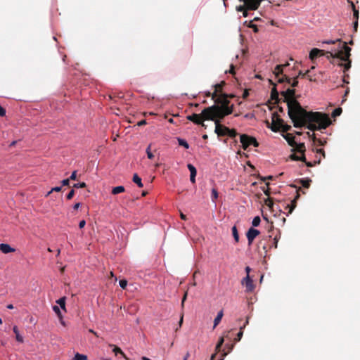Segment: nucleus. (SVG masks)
I'll list each match as a JSON object with an SVG mask.
<instances>
[{"mask_svg":"<svg viewBox=\"0 0 360 360\" xmlns=\"http://www.w3.org/2000/svg\"><path fill=\"white\" fill-rule=\"evenodd\" d=\"M120 286L122 288V289H125L127 285V280H120Z\"/></svg>","mask_w":360,"mask_h":360,"instance_id":"nucleus-45","label":"nucleus"},{"mask_svg":"<svg viewBox=\"0 0 360 360\" xmlns=\"http://www.w3.org/2000/svg\"><path fill=\"white\" fill-rule=\"evenodd\" d=\"M224 313L223 310H221L218 312L217 316L215 317L214 320V326L213 328H215L220 323L222 317H223Z\"/></svg>","mask_w":360,"mask_h":360,"instance_id":"nucleus-20","label":"nucleus"},{"mask_svg":"<svg viewBox=\"0 0 360 360\" xmlns=\"http://www.w3.org/2000/svg\"><path fill=\"white\" fill-rule=\"evenodd\" d=\"M283 102L287 103L288 113L294 127L300 128L306 126L311 131L326 129L331 121L328 114L320 112H308L304 109L295 98V90L288 89L281 92Z\"/></svg>","mask_w":360,"mask_h":360,"instance_id":"nucleus-1","label":"nucleus"},{"mask_svg":"<svg viewBox=\"0 0 360 360\" xmlns=\"http://www.w3.org/2000/svg\"><path fill=\"white\" fill-rule=\"evenodd\" d=\"M248 166H249V169H251V171L249 169V174H250L251 175H253V174H252V172L253 170H255V167L250 162H249Z\"/></svg>","mask_w":360,"mask_h":360,"instance_id":"nucleus-55","label":"nucleus"},{"mask_svg":"<svg viewBox=\"0 0 360 360\" xmlns=\"http://www.w3.org/2000/svg\"><path fill=\"white\" fill-rule=\"evenodd\" d=\"M271 99L274 101V103L279 104L281 103V98H279V94L275 86L271 89Z\"/></svg>","mask_w":360,"mask_h":360,"instance_id":"nucleus-13","label":"nucleus"},{"mask_svg":"<svg viewBox=\"0 0 360 360\" xmlns=\"http://www.w3.org/2000/svg\"><path fill=\"white\" fill-rule=\"evenodd\" d=\"M61 183L63 186H69L70 179H63Z\"/></svg>","mask_w":360,"mask_h":360,"instance_id":"nucleus-53","label":"nucleus"},{"mask_svg":"<svg viewBox=\"0 0 360 360\" xmlns=\"http://www.w3.org/2000/svg\"><path fill=\"white\" fill-rule=\"evenodd\" d=\"M57 304L61 307L62 309L66 311L65 309V297H63L56 301Z\"/></svg>","mask_w":360,"mask_h":360,"instance_id":"nucleus-27","label":"nucleus"},{"mask_svg":"<svg viewBox=\"0 0 360 360\" xmlns=\"http://www.w3.org/2000/svg\"><path fill=\"white\" fill-rule=\"evenodd\" d=\"M311 180L309 179H302L300 180V184L305 188H308L310 186Z\"/></svg>","mask_w":360,"mask_h":360,"instance_id":"nucleus-25","label":"nucleus"},{"mask_svg":"<svg viewBox=\"0 0 360 360\" xmlns=\"http://www.w3.org/2000/svg\"><path fill=\"white\" fill-rule=\"evenodd\" d=\"M248 323V317H246L245 319V322L243 325V326L240 327V331L237 333L236 334V337L234 338V341L235 342H238L240 340L242 336H243V329L245 328V324Z\"/></svg>","mask_w":360,"mask_h":360,"instance_id":"nucleus-18","label":"nucleus"},{"mask_svg":"<svg viewBox=\"0 0 360 360\" xmlns=\"http://www.w3.org/2000/svg\"><path fill=\"white\" fill-rule=\"evenodd\" d=\"M203 113H204V110L202 111V112L200 114L193 113L191 115H188L186 117V119L189 121L193 122L195 124H200V125H202V127H205L206 126L203 122H204V120H207L205 118V116Z\"/></svg>","mask_w":360,"mask_h":360,"instance_id":"nucleus-8","label":"nucleus"},{"mask_svg":"<svg viewBox=\"0 0 360 360\" xmlns=\"http://www.w3.org/2000/svg\"><path fill=\"white\" fill-rule=\"evenodd\" d=\"M86 186V184L84 182L81 183H77L73 185V188H85Z\"/></svg>","mask_w":360,"mask_h":360,"instance_id":"nucleus-41","label":"nucleus"},{"mask_svg":"<svg viewBox=\"0 0 360 360\" xmlns=\"http://www.w3.org/2000/svg\"><path fill=\"white\" fill-rule=\"evenodd\" d=\"M74 195H75V191L72 189L67 195V199L71 200L73 198Z\"/></svg>","mask_w":360,"mask_h":360,"instance_id":"nucleus-48","label":"nucleus"},{"mask_svg":"<svg viewBox=\"0 0 360 360\" xmlns=\"http://www.w3.org/2000/svg\"><path fill=\"white\" fill-rule=\"evenodd\" d=\"M259 233L260 232L257 229L253 228L249 229V245Z\"/></svg>","mask_w":360,"mask_h":360,"instance_id":"nucleus-16","label":"nucleus"},{"mask_svg":"<svg viewBox=\"0 0 360 360\" xmlns=\"http://www.w3.org/2000/svg\"><path fill=\"white\" fill-rule=\"evenodd\" d=\"M268 127L273 131H278L281 130L283 132H288L291 129V126L288 124H285L283 119L280 117L278 115L277 112H274L271 114V122L269 123L268 121L266 122Z\"/></svg>","mask_w":360,"mask_h":360,"instance_id":"nucleus-4","label":"nucleus"},{"mask_svg":"<svg viewBox=\"0 0 360 360\" xmlns=\"http://www.w3.org/2000/svg\"><path fill=\"white\" fill-rule=\"evenodd\" d=\"M292 152H294V153L290 155V159H291L292 160H300L302 162H305L304 152L306 150V148L304 143H299L297 148H292Z\"/></svg>","mask_w":360,"mask_h":360,"instance_id":"nucleus-7","label":"nucleus"},{"mask_svg":"<svg viewBox=\"0 0 360 360\" xmlns=\"http://www.w3.org/2000/svg\"><path fill=\"white\" fill-rule=\"evenodd\" d=\"M314 143H317L319 146H325L326 144V141L325 139H321L316 138V142Z\"/></svg>","mask_w":360,"mask_h":360,"instance_id":"nucleus-42","label":"nucleus"},{"mask_svg":"<svg viewBox=\"0 0 360 360\" xmlns=\"http://www.w3.org/2000/svg\"><path fill=\"white\" fill-rule=\"evenodd\" d=\"M85 225H86V221H85V220H84V219H83V220H82V221H80V222L79 223V227L80 229L84 228Z\"/></svg>","mask_w":360,"mask_h":360,"instance_id":"nucleus-54","label":"nucleus"},{"mask_svg":"<svg viewBox=\"0 0 360 360\" xmlns=\"http://www.w3.org/2000/svg\"><path fill=\"white\" fill-rule=\"evenodd\" d=\"M80 205L81 204L79 202H77V203L75 204V205L73 206V209L74 210H77L79 207Z\"/></svg>","mask_w":360,"mask_h":360,"instance_id":"nucleus-63","label":"nucleus"},{"mask_svg":"<svg viewBox=\"0 0 360 360\" xmlns=\"http://www.w3.org/2000/svg\"><path fill=\"white\" fill-rule=\"evenodd\" d=\"M178 143H179V146H181L183 147H184L185 148H189V145L188 143H187V141L184 139H178Z\"/></svg>","mask_w":360,"mask_h":360,"instance_id":"nucleus-32","label":"nucleus"},{"mask_svg":"<svg viewBox=\"0 0 360 360\" xmlns=\"http://www.w3.org/2000/svg\"><path fill=\"white\" fill-rule=\"evenodd\" d=\"M113 352H115V354L117 355V354H121L123 356H125L124 354L123 353V352L122 351V349L118 347H115L114 349H113Z\"/></svg>","mask_w":360,"mask_h":360,"instance_id":"nucleus-43","label":"nucleus"},{"mask_svg":"<svg viewBox=\"0 0 360 360\" xmlns=\"http://www.w3.org/2000/svg\"><path fill=\"white\" fill-rule=\"evenodd\" d=\"M232 233H233V236L236 242H238L239 236H238V230H237V228L236 226L232 227Z\"/></svg>","mask_w":360,"mask_h":360,"instance_id":"nucleus-30","label":"nucleus"},{"mask_svg":"<svg viewBox=\"0 0 360 360\" xmlns=\"http://www.w3.org/2000/svg\"><path fill=\"white\" fill-rule=\"evenodd\" d=\"M340 44L341 45V48L343 49L344 50H339L335 53H333L332 51H326L324 50L319 49L317 48H314L311 50L309 53V58L310 60H314L319 56H326L328 59H338L340 61L345 62V63H338V65L344 67V71L345 72L351 68L352 62L349 59V57L351 56V48H349L347 45V43H340Z\"/></svg>","mask_w":360,"mask_h":360,"instance_id":"nucleus-3","label":"nucleus"},{"mask_svg":"<svg viewBox=\"0 0 360 360\" xmlns=\"http://www.w3.org/2000/svg\"><path fill=\"white\" fill-rule=\"evenodd\" d=\"M219 105H213L204 109V115L207 120L214 121L215 123V133L218 136H226L229 132V129L226 126L221 124L220 122L226 115L232 113L233 108L229 106L230 101L226 96H221L216 101Z\"/></svg>","mask_w":360,"mask_h":360,"instance_id":"nucleus-2","label":"nucleus"},{"mask_svg":"<svg viewBox=\"0 0 360 360\" xmlns=\"http://www.w3.org/2000/svg\"><path fill=\"white\" fill-rule=\"evenodd\" d=\"M349 92V88H347V90L345 91L342 102H344L346 100L345 97L347 96Z\"/></svg>","mask_w":360,"mask_h":360,"instance_id":"nucleus-61","label":"nucleus"},{"mask_svg":"<svg viewBox=\"0 0 360 360\" xmlns=\"http://www.w3.org/2000/svg\"><path fill=\"white\" fill-rule=\"evenodd\" d=\"M257 21H261V19L255 17L252 20H249V28H252L253 32L255 33H257L259 30L264 29L263 25L255 23Z\"/></svg>","mask_w":360,"mask_h":360,"instance_id":"nucleus-9","label":"nucleus"},{"mask_svg":"<svg viewBox=\"0 0 360 360\" xmlns=\"http://www.w3.org/2000/svg\"><path fill=\"white\" fill-rule=\"evenodd\" d=\"M236 135H237V132L236 131L235 129H229V132H228L226 136H228L231 138H235L236 136Z\"/></svg>","mask_w":360,"mask_h":360,"instance_id":"nucleus-39","label":"nucleus"},{"mask_svg":"<svg viewBox=\"0 0 360 360\" xmlns=\"http://www.w3.org/2000/svg\"><path fill=\"white\" fill-rule=\"evenodd\" d=\"M263 190H264V192L266 194V195L269 196V195H270V191H269L270 188H267L266 189H264V188Z\"/></svg>","mask_w":360,"mask_h":360,"instance_id":"nucleus-60","label":"nucleus"},{"mask_svg":"<svg viewBox=\"0 0 360 360\" xmlns=\"http://www.w3.org/2000/svg\"><path fill=\"white\" fill-rule=\"evenodd\" d=\"M146 124V121L145 120H142L139 121L137 124L139 126H143V125H145Z\"/></svg>","mask_w":360,"mask_h":360,"instance_id":"nucleus-56","label":"nucleus"},{"mask_svg":"<svg viewBox=\"0 0 360 360\" xmlns=\"http://www.w3.org/2000/svg\"><path fill=\"white\" fill-rule=\"evenodd\" d=\"M300 190V188H299V190H297V194H296L295 198L291 201V203L290 205L288 204L286 205V209L289 208L287 215H289L290 214H291L293 210L296 207L297 200L299 199V198L300 196V193H299Z\"/></svg>","mask_w":360,"mask_h":360,"instance_id":"nucleus-10","label":"nucleus"},{"mask_svg":"<svg viewBox=\"0 0 360 360\" xmlns=\"http://www.w3.org/2000/svg\"><path fill=\"white\" fill-rule=\"evenodd\" d=\"M53 310L57 314L58 318L60 319H62L63 316H62V314H61V311H60L59 307L58 306L55 305V306L53 307Z\"/></svg>","mask_w":360,"mask_h":360,"instance_id":"nucleus-34","label":"nucleus"},{"mask_svg":"<svg viewBox=\"0 0 360 360\" xmlns=\"http://www.w3.org/2000/svg\"><path fill=\"white\" fill-rule=\"evenodd\" d=\"M288 65V63L283 65H277L274 70V74L278 79L277 82L278 83L287 82L290 84L292 87H296L298 85L297 77H295L293 82L291 83V78L285 75H283V68Z\"/></svg>","mask_w":360,"mask_h":360,"instance_id":"nucleus-5","label":"nucleus"},{"mask_svg":"<svg viewBox=\"0 0 360 360\" xmlns=\"http://www.w3.org/2000/svg\"><path fill=\"white\" fill-rule=\"evenodd\" d=\"M283 137L290 146H292L293 148H297L299 143L295 141V137L291 134L287 133L286 134L283 135Z\"/></svg>","mask_w":360,"mask_h":360,"instance_id":"nucleus-11","label":"nucleus"},{"mask_svg":"<svg viewBox=\"0 0 360 360\" xmlns=\"http://www.w3.org/2000/svg\"><path fill=\"white\" fill-rule=\"evenodd\" d=\"M261 222V219L259 216L255 217L252 220V226H258Z\"/></svg>","mask_w":360,"mask_h":360,"instance_id":"nucleus-36","label":"nucleus"},{"mask_svg":"<svg viewBox=\"0 0 360 360\" xmlns=\"http://www.w3.org/2000/svg\"><path fill=\"white\" fill-rule=\"evenodd\" d=\"M6 115V110L0 105V117H4Z\"/></svg>","mask_w":360,"mask_h":360,"instance_id":"nucleus-52","label":"nucleus"},{"mask_svg":"<svg viewBox=\"0 0 360 360\" xmlns=\"http://www.w3.org/2000/svg\"><path fill=\"white\" fill-rule=\"evenodd\" d=\"M307 135L313 141V142H316V136L315 134H314V133L313 134H310L309 132H307Z\"/></svg>","mask_w":360,"mask_h":360,"instance_id":"nucleus-49","label":"nucleus"},{"mask_svg":"<svg viewBox=\"0 0 360 360\" xmlns=\"http://www.w3.org/2000/svg\"><path fill=\"white\" fill-rule=\"evenodd\" d=\"M342 112V108H335V109L333 111V112H332V117H338V116H340V115H341Z\"/></svg>","mask_w":360,"mask_h":360,"instance_id":"nucleus-31","label":"nucleus"},{"mask_svg":"<svg viewBox=\"0 0 360 360\" xmlns=\"http://www.w3.org/2000/svg\"><path fill=\"white\" fill-rule=\"evenodd\" d=\"M243 97L244 98L248 97V89H244L243 94Z\"/></svg>","mask_w":360,"mask_h":360,"instance_id":"nucleus-59","label":"nucleus"},{"mask_svg":"<svg viewBox=\"0 0 360 360\" xmlns=\"http://www.w3.org/2000/svg\"><path fill=\"white\" fill-rule=\"evenodd\" d=\"M187 167L191 172L190 180L193 184H194V183H195V176H196V174H197V170H196L195 167L191 164H188Z\"/></svg>","mask_w":360,"mask_h":360,"instance_id":"nucleus-14","label":"nucleus"},{"mask_svg":"<svg viewBox=\"0 0 360 360\" xmlns=\"http://www.w3.org/2000/svg\"><path fill=\"white\" fill-rule=\"evenodd\" d=\"M240 143L243 148L246 150L248 149V134H244L240 136Z\"/></svg>","mask_w":360,"mask_h":360,"instance_id":"nucleus-19","label":"nucleus"},{"mask_svg":"<svg viewBox=\"0 0 360 360\" xmlns=\"http://www.w3.org/2000/svg\"><path fill=\"white\" fill-rule=\"evenodd\" d=\"M264 203L265 205L269 208V209H272L273 207V205H274V202H273V200L271 198H266L265 200H264Z\"/></svg>","mask_w":360,"mask_h":360,"instance_id":"nucleus-33","label":"nucleus"},{"mask_svg":"<svg viewBox=\"0 0 360 360\" xmlns=\"http://www.w3.org/2000/svg\"><path fill=\"white\" fill-rule=\"evenodd\" d=\"M253 146L255 147H257L259 146V143L257 139L255 137L250 136H249V146Z\"/></svg>","mask_w":360,"mask_h":360,"instance_id":"nucleus-28","label":"nucleus"},{"mask_svg":"<svg viewBox=\"0 0 360 360\" xmlns=\"http://www.w3.org/2000/svg\"><path fill=\"white\" fill-rule=\"evenodd\" d=\"M309 72V70H307L305 72H303L302 70H300L299 72H298V75L297 77V78L299 77H301L303 78V77H306L308 75Z\"/></svg>","mask_w":360,"mask_h":360,"instance_id":"nucleus-47","label":"nucleus"},{"mask_svg":"<svg viewBox=\"0 0 360 360\" xmlns=\"http://www.w3.org/2000/svg\"><path fill=\"white\" fill-rule=\"evenodd\" d=\"M212 200L214 202L218 198V192L216 188H212Z\"/></svg>","mask_w":360,"mask_h":360,"instance_id":"nucleus-37","label":"nucleus"},{"mask_svg":"<svg viewBox=\"0 0 360 360\" xmlns=\"http://www.w3.org/2000/svg\"><path fill=\"white\" fill-rule=\"evenodd\" d=\"M243 2V5L236 6V11L243 12L244 17L248 16V0H239Z\"/></svg>","mask_w":360,"mask_h":360,"instance_id":"nucleus-12","label":"nucleus"},{"mask_svg":"<svg viewBox=\"0 0 360 360\" xmlns=\"http://www.w3.org/2000/svg\"><path fill=\"white\" fill-rule=\"evenodd\" d=\"M124 187L122 186H116V187H114L112 190V193L113 195H117V194H119L120 193H122L124 191Z\"/></svg>","mask_w":360,"mask_h":360,"instance_id":"nucleus-26","label":"nucleus"},{"mask_svg":"<svg viewBox=\"0 0 360 360\" xmlns=\"http://www.w3.org/2000/svg\"><path fill=\"white\" fill-rule=\"evenodd\" d=\"M73 360H87V356L77 353L75 355Z\"/></svg>","mask_w":360,"mask_h":360,"instance_id":"nucleus-29","label":"nucleus"},{"mask_svg":"<svg viewBox=\"0 0 360 360\" xmlns=\"http://www.w3.org/2000/svg\"><path fill=\"white\" fill-rule=\"evenodd\" d=\"M183 318H184V315H183V314H181V318H180V320H179V327H181V325H182V323H183Z\"/></svg>","mask_w":360,"mask_h":360,"instance_id":"nucleus-64","label":"nucleus"},{"mask_svg":"<svg viewBox=\"0 0 360 360\" xmlns=\"http://www.w3.org/2000/svg\"><path fill=\"white\" fill-rule=\"evenodd\" d=\"M186 297H187V292H185L183 298H182V301H181V306L184 307V302L186 299Z\"/></svg>","mask_w":360,"mask_h":360,"instance_id":"nucleus-58","label":"nucleus"},{"mask_svg":"<svg viewBox=\"0 0 360 360\" xmlns=\"http://www.w3.org/2000/svg\"><path fill=\"white\" fill-rule=\"evenodd\" d=\"M357 28H358V20H355L354 22V32L357 31Z\"/></svg>","mask_w":360,"mask_h":360,"instance_id":"nucleus-57","label":"nucleus"},{"mask_svg":"<svg viewBox=\"0 0 360 360\" xmlns=\"http://www.w3.org/2000/svg\"><path fill=\"white\" fill-rule=\"evenodd\" d=\"M13 333L15 334V339L19 342H23V338L19 333L18 328L15 326L13 328Z\"/></svg>","mask_w":360,"mask_h":360,"instance_id":"nucleus-23","label":"nucleus"},{"mask_svg":"<svg viewBox=\"0 0 360 360\" xmlns=\"http://www.w3.org/2000/svg\"><path fill=\"white\" fill-rule=\"evenodd\" d=\"M132 181L136 184H137V186L139 187V188H142L143 186V184H142V181H141V179L139 176V175L137 174H134L133 175V179H132Z\"/></svg>","mask_w":360,"mask_h":360,"instance_id":"nucleus-24","label":"nucleus"},{"mask_svg":"<svg viewBox=\"0 0 360 360\" xmlns=\"http://www.w3.org/2000/svg\"><path fill=\"white\" fill-rule=\"evenodd\" d=\"M224 337L220 338L217 345H216V347H215L216 353L212 355L211 360H214L217 356V353L220 352L221 347L222 345L224 344Z\"/></svg>","mask_w":360,"mask_h":360,"instance_id":"nucleus-17","label":"nucleus"},{"mask_svg":"<svg viewBox=\"0 0 360 360\" xmlns=\"http://www.w3.org/2000/svg\"><path fill=\"white\" fill-rule=\"evenodd\" d=\"M321 162V158H319L317 161H315L314 163L311 162H307V160H305V162H304L306 165L309 167H313L316 164H319Z\"/></svg>","mask_w":360,"mask_h":360,"instance_id":"nucleus-40","label":"nucleus"},{"mask_svg":"<svg viewBox=\"0 0 360 360\" xmlns=\"http://www.w3.org/2000/svg\"><path fill=\"white\" fill-rule=\"evenodd\" d=\"M150 148H151L150 145H149L147 147V148H146V153H147L148 158L153 159L154 158V155L151 152Z\"/></svg>","mask_w":360,"mask_h":360,"instance_id":"nucleus-38","label":"nucleus"},{"mask_svg":"<svg viewBox=\"0 0 360 360\" xmlns=\"http://www.w3.org/2000/svg\"><path fill=\"white\" fill-rule=\"evenodd\" d=\"M61 191L60 186H56L51 188V190L47 193L46 196L49 195L52 192H60Z\"/></svg>","mask_w":360,"mask_h":360,"instance_id":"nucleus-44","label":"nucleus"},{"mask_svg":"<svg viewBox=\"0 0 360 360\" xmlns=\"http://www.w3.org/2000/svg\"><path fill=\"white\" fill-rule=\"evenodd\" d=\"M70 180H76L77 179V171H74L70 177L69 178Z\"/></svg>","mask_w":360,"mask_h":360,"instance_id":"nucleus-51","label":"nucleus"},{"mask_svg":"<svg viewBox=\"0 0 360 360\" xmlns=\"http://www.w3.org/2000/svg\"><path fill=\"white\" fill-rule=\"evenodd\" d=\"M225 84H226L225 82L222 81L219 84H217L213 86L214 90V92L212 94V99H213L214 101V103H215L214 105H221L220 104H217L216 103V101L218 98H221V96H226V99L228 101H229V98H231V97L233 96L232 94L228 95V94H226L225 93H223L222 90H223V87H224V86Z\"/></svg>","mask_w":360,"mask_h":360,"instance_id":"nucleus-6","label":"nucleus"},{"mask_svg":"<svg viewBox=\"0 0 360 360\" xmlns=\"http://www.w3.org/2000/svg\"><path fill=\"white\" fill-rule=\"evenodd\" d=\"M348 3L351 5V7L353 10V16L355 20H358L359 19V10L356 8L355 5L353 1L348 0Z\"/></svg>","mask_w":360,"mask_h":360,"instance_id":"nucleus-21","label":"nucleus"},{"mask_svg":"<svg viewBox=\"0 0 360 360\" xmlns=\"http://www.w3.org/2000/svg\"><path fill=\"white\" fill-rule=\"evenodd\" d=\"M0 251H1L4 254H8L11 252H13L15 250L11 248L8 244L6 243H1L0 244Z\"/></svg>","mask_w":360,"mask_h":360,"instance_id":"nucleus-15","label":"nucleus"},{"mask_svg":"<svg viewBox=\"0 0 360 360\" xmlns=\"http://www.w3.org/2000/svg\"><path fill=\"white\" fill-rule=\"evenodd\" d=\"M245 271L248 274V266L245 267ZM241 283L248 288V274L243 278Z\"/></svg>","mask_w":360,"mask_h":360,"instance_id":"nucleus-35","label":"nucleus"},{"mask_svg":"<svg viewBox=\"0 0 360 360\" xmlns=\"http://www.w3.org/2000/svg\"><path fill=\"white\" fill-rule=\"evenodd\" d=\"M336 41H338L339 44H345V42H342L340 39H337L336 41H333V40H327V41H323V43L325 44H335ZM339 50H344L343 49L341 48V45L340 44H338V49H335L334 51H332L333 53H335L337 52Z\"/></svg>","mask_w":360,"mask_h":360,"instance_id":"nucleus-22","label":"nucleus"},{"mask_svg":"<svg viewBox=\"0 0 360 360\" xmlns=\"http://www.w3.org/2000/svg\"><path fill=\"white\" fill-rule=\"evenodd\" d=\"M316 152L318 154H321L323 158H325V151L323 149H322V148L316 149Z\"/></svg>","mask_w":360,"mask_h":360,"instance_id":"nucleus-50","label":"nucleus"},{"mask_svg":"<svg viewBox=\"0 0 360 360\" xmlns=\"http://www.w3.org/2000/svg\"><path fill=\"white\" fill-rule=\"evenodd\" d=\"M255 288L253 281L249 276V292L252 291Z\"/></svg>","mask_w":360,"mask_h":360,"instance_id":"nucleus-46","label":"nucleus"},{"mask_svg":"<svg viewBox=\"0 0 360 360\" xmlns=\"http://www.w3.org/2000/svg\"><path fill=\"white\" fill-rule=\"evenodd\" d=\"M212 93H211L210 91H207L205 93V97H211L212 98Z\"/></svg>","mask_w":360,"mask_h":360,"instance_id":"nucleus-62","label":"nucleus"}]
</instances>
